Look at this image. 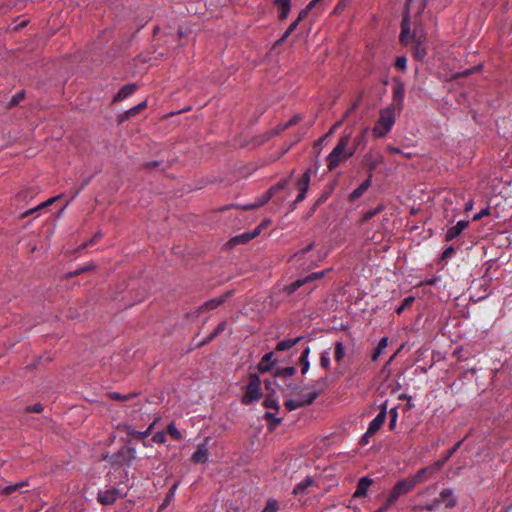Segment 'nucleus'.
I'll return each instance as SVG.
<instances>
[{"mask_svg": "<svg viewBox=\"0 0 512 512\" xmlns=\"http://www.w3.org/2000/svg\"><path fill=\"white\" fill-rule=\"evenodd\" d=\"M386 409H387V405L385 403L382 405L381 410L378 413V415L369 423L368 429L362 438L363 442H366L367 438L370 435H373L374 433H376L380 429V427L384 424L386 415H387Z\"/></svg>", "mask_w": 512, "mask_h": 512, "instance_id": "7", "label": "nucleus"}, {"mask_svg": "<svg viewBox=\"0 0 512 512\" xmlns=\"http://www.w3.org/2000/svg\"><path fill=\"white\" fill-rule=\"evenodd\" d=\"M383 210V206L380 205L378 206L377 208L373 209V210H369L367 211L365 214H364V220L365 221H368L370 220L372 217H374L376 214H378L380 211Z\"/></svg>", "mask_w": 512, "mask_h": 512, "instance_id": "44", "label": "nucleus"}, {"mask_svg": "<svg viewBox=\"0 0 512 512\" xmlns=\"http://www.w3.org/2000/svg\"><path fill=\"white\" fill-rule=\"evenodd\" d=\"M488 214H489V209L485 208V209L481 210L480 212L476 213L473 216V220L474 221L480 220L482 217L487 216Z\"/></svg>", "mask_w": 512, "mask_h": 512, "instance_id": "50", "label": "nucleus"}, {"mask_svg": "<svg viewBox=\"0 0 512 512\" xmlns=\"http://www.w3.org/2000/svg\"><path fill=\"white\" fill-rule=\"evenodd\" d=\"M24 98V92H18L16 93L11 100V104L15 105L19 103Z\"/></svg>", "mask_w": 512, "mask_h": 512, "instance_id": "51", "label": "nucleus"}, {"mask_svg": "<svg viewBox=\"0 0 512 512\" xmlns=\"http://www.w3.org/2000/svg\"><path fill=\"white\" fill-rule=\"evenodd\" d=\"M27 410L30 412H34V413H41L43 411V406H42V404L38 403V404H34L32 406H29L27 408Z\"/></svg>", "mask_w": 512, "mask_h": 512, "instance_id": "49", "label": "nucleus"}, {"mask_svg": "<svg viewBox=\"0 0 512 512\" xmlns=\"http://www.w3.org/2000/svg\"><path fill=\"white\" fill-rule=\"evenodd\" d=\"M320 391L318 390H311L307 393L302 394L300 397H298L301 400L302 406H307L312 404L315 399L319 396Z\"/></svg>", "mask_w": 512, "mask_h": 512, "instance_id": "24", "label": "nucleus"}, {"mask_svg": "<svg viewBox=\"0 0 512 512\" xmlns=\"http://www.w3.org/2000/svg\"><path fill=\"white\" fill-rule=\"evenodd\" d=\"M323 0H312L307 5V10H312L318 3L322 2Z\"/></svg>", "mask_w": 512, "mask_h": 512, "instance_id": "64", "label": "nucleus"}, {"mask_svg": "<svg viewBox=\"0 0 512 512\" xmlns=\"http://www.w3.org/2000/svg\"><path fill=\"white\" fill-rule=\"evenodd\" d=\"M432 475H433V467H425V468L420 469L416 474H414L411 478H409L407 480L409 482L413 483V488H414L417 484L432 477Z\"/></svg>", "mask_w": 512, "mask_h": 512, "instance_id": "12", "label": "nucleus"}, {"mask_svg": "<svg viewBox=\"0 0 512 512\" xmlns=\"http://www.w3.org/2000/svg\"><path fill=\"white\" fill-rule=\"evenodd\" d=\"M303 337L299 336L296 338H286L281 341H279L276 345L277 351H286L291 349L293 346H295L300 340H302Z\"/></svg>", "mask_w": 512, "mask_h": 512, "instance_id": "20", "label": "nucleus"}, {"mask_svg": "<svg viewBox=\"0 0 512 512\" xmlns=\"http://www.w3.org/2000/svg\"><path fill=\"white\" fill-rule=\"evenodd\" d=\"M152 441L154 443H158V444H163L165 443L166 441V434L164 431H159V432H156L153 437H152Z\"/></svg>", "mask_w": 512, "mask_h": 512, "instance_id": "42", "label": "nucleus"}, {"mask_svg": "<svg viewBox=\"0 0 512 512\" xmlns=\"http://www.w3.org/2000/svg\"><path fill=\"white\" fill-rule=\"evenodd\" d=\"M136 91V85L135 84H127L124 85L118 93L115 95L114 100L115 101H121L129 96H131Z\"/></svg>", "mask_w": 512, "mask_h": 512, "instance_id": "21", "label": "nucleus"}, {"mask_svg": "<svg viewBox=\"0 0 512 512\" xmlns=\"http://www.w3.org/2000/svg\"><path fill=\"white\" fill-rule=\"evenodd\" d=\"M300 362L302 365V373L305 374L310 368V362L308 358H300Z\"/></svg>", "mask_w": 512, "mask_h": 512, "instance_id": "48", "label": "nucleus"}, {"mask_svg": "<svg viewBox=\"0 0 512 512\" xmlns=\"http://www.w3.org/2000/svg\"><path fill=\"white\" fill-rule=\"evenodd\" d=\"M154 426H155V421H154V422H152V423L147 427V429H146V430H144V431H139V433H137V439H138V440H140V441L143 443V445H144L145 447H150V446H151V444L147 441V438H148V436L151 434V432H152V430H153Z\"/></svg>", "mask_w": 512, "mask_h": 512, "instance_id": "26", "label": "nucleus"}, {"mask_svg": "<svg viewBox=\"0 0 512 512\" xmlns=\"http://www.w3.org/2000/svg\"><path fill=\"white\" fill-rule=\"evenodd\" d=\"M306 193H307V191H301L300 190L299 194L296 197L295 202L299 203V202L303 201L305 199V197H306Z\"/></svg>", "mask_w": 512, "mask_h": 512, "instance_id": "60", "label": "nucleus"}, {"mask_svg": "<svg viewBox=\"0 0 512 512\" xmlns=\"http://www.w3.org/2000/svg\"><path fill=\"white\" fill-rule=\"evenodd\" d=\"M167 432L175 440H181L183 438L181 432L177 429L174 422L168 424Z\"/></svg>", "mask_w": 512, "mask_h": 512, "instance_id": "34", "label": "nucleus"}, {"mask_svg": "<svg viewBox=\"0 0 512 512\" xmlns=\"http://www.w3.org/2000/svg\"><path fill=\"white\" fill-rule=\"evenodd\" d=\"M413 490V483L409 482L407 479H402L396 482L394 487L392 488L390 494L387 499L389 503H395L400 496L405 495Z\"/></svg>", "mask_w": 512, "mask_h": 512, "instance_id": "6", "label": "nucleus"}, {"mask_svg": "<svg viewBox=\"0 0 512 512\" xmlns=\"http://www.w3.org/2000/svg\"><path fill=\"white\" fill-rule=\"evenodd\" d=\"M390 422H389V427L391 430H393L396 426V423H397V418H398V412H397V408L394 407L390 410Z\"/></svg>", "mask_w": 512, "mask_h": 512, "instance_id": "40", "label": "nucleus"}, {"mask_svg": "<svg viewBox=\"0 0 512 512\" xmlns=\"http://www.w3.org/2000/svg\"><path fill=\"white\" fill-rule=\"evenodd\" d=\"M125 497L121 489L112 487L106 490H99L97 493V501L102 505H112L118 499Z\"/></svg>", "mask_w": 512, "mask_h": 512, "instance_id": "5", "label": "nucleus"}, {"mask_svg": "<svg viewBox=\"0 0 512 512\" xmlns=\"http://www.w3.org/2000/svg\"><path fill=\"white\" fill-rule=\"evenodd\" d=\"M125 431L128 436L137 439V433H139V431L133 429L131 426H125Z\"/></svg>", "mask_w": 512, "mask_h": 512, "instance_id": "52", "label": "nucleus"}, {"mask_svg": "<svg viewBox=\"0 0 512 512\" xmlns=\"http://www.w3.org/2000/svg\"><path fill=\"white\" fill-rule=\"evenodd\" d=\"M310 173L311 170L308 169L304 172L302 177L298 180L297 186L299 190L301 191H308L309 185H310Z\"/></svg>", "mask_w": 512, "mask_h": 512, "instance_id": "27", "label": "nucleus"}, {"mask_svg": "<svg viewBox=\"0 0 512 512\" xmlns=\"http://www.w3.org/2000/svg\"><path fill=\"white\" fill-rule=\"evenodd\" d=\"M440 499V505L443 504L446 508H454L457 506L458 498L452 488H444L437 495Z\"/></svg>", "mask_w": 512, "mask_h": 512, "instance_id": "9", "label": "nucleus"}, {"mask_svg": "<svg viewBox=\"0 0 512 512\" xmlns=\"http://www.w3.org/2000/svg\"><path fill=\"white\" fill-rule=\"evenodd\" d=\"M255 208H258V206H256V202L242 205V209H244V210H251V209H255Z\"/></svg>", "mask_w": 512, "mask_h": 512, "instance_id": "61", "label": "nucleus"}, {"mask_svg": "<svg viewBox=\"0 0 512 512\" xmlns=\"http://www.w3.org/2000/svg\"><path fill=\"white\" fill-rule=\"evenodd\" d=\"M346 354L345 347L342 341H336L334 348V360L341 365Z\"/></svg>", "mask_w": 512, "mask_h": 512, "instance_id": "23", "label": "nucleus"}, {"mask_svg": "<svg viewBox=\"0 0 512 512\" xmlns=\"http://www.w3.org/2000/svg\"><path fill=\"white\" fill-rule=\"evenodd\" d=\"M145 107H146V101H143V102H141L140 104H138V105H136V106L132 107V108L128 111V113H129V114H131V115H135V114H137L138 112H140V111H141L143 108H145Z\"/></svg>", "mask_w": 512, "mask_h": 512, "instance_id": "46", "label": "nucleus"}, {"mask_svg": "<svg viewBox=\"0 0 512 512\" xmlns=\"http://www.w3.org/2000/svg\"><path fill=\"white\" fill-rule=\"evenodd\" d=\"M24 485H25L24 482H20V483L14 484V485H8L3 488L2 492L4 494H11V493L15 492L16 490H18L19 488L23 487Z\"/></svg>", "mask_w": 512, "mask_h": 512, "instance_id": "41", "label": "nucleus"}, {"mask_svg": "<svg viewBox=\"0 0 512 512\" xmlns=\"http://www.w3.org/2000/svg\"><path fill=\"white\" fill-rule=\"evenodd\" d=\"M285 407L289 410V411H292V410H296L298 408H301L303 407L302 406V403H301V400L299 398H296V399H289V400H286L285 401Z\"/></svg>", "mask_w": 512, "mask_h": 512, "instance_id": "36", "label": "nucleus"}, {"mask_svg": "<svg viewBox=\"0 0 512 512\" xmlns=\"http://www.w3.org/2000/svg\"><path fill=\"white\" fill-rule=\"evenodd\" d=\"M313 246V243L308 244L305 248L301 249L298 253H296L294 257L304 255L305 253L309 252L313 248Z\"/></svg>", "mask_w": 512, "mask_h": 512, "instance_id": "53", "label": "nucleus"}, {"mask_svg": "<svg viewBox=\"0 0 512 512\" xmlns=\"http://www.w3.org/2000/svg\"><path fill=\"white\" fill-rule=\"evenodd\" d=\"M356 107H357V102H356V103H354V104H353V105H352V106H351V107H350V108H349V109L344 113V115H343V117H342V119H341V120H343V121H344L345 119H347V118L350 116V114H351V113L356 109Z\"/></svg>", "mask_w": 512, "mask_h": 512, "instance_id": "56", "label": "nucleus"}, {"mask_svg": "<svg viewBox=\"0 0 512 512\" xmlns=\"http://www.w3.org/2000/svg\"><path fill=\"white\" fill-rule=\"evenodd\" d=\"M325 275V271H320V272H314V273H311L309 274L308 276L304 277V278H301V279H298L296 281H294L293 283H291L290 285H288L286 287V291L289 293V294H292L294 293L299 287H301L302 285L308 283V282H311V281H314L316 279H320L322 278L323 276Z\"/></svg>", "mask_w": 512, "mask_h": 512, "instance_id": "10", "label": "nucleus"}, {"mask_svg": "<svg viewBox=\"0 0 512 512\" xmlns=\"http://www.w3.org/2000/svg\"><path fill=\"white\" fill-rule=\"evenodd\" d=\"M262 225L257 226L251 233L252 238H255L261 233Z\"/></svg>", "mask_w": 512, "mask_h": 512, "instance_id": "62", "label": "nucleus"}, {"mask_svg": "<svg viewBox=\"0 0 512 512\" xmlns=\"http://www.w3.org/2000/svg\"><path fill=\"white\" fill-rule=\"evenodd\" d=\"M320 365L328 370L330 369V366H331V360H330V352L328 350H325L321 353V356H320Z\"/></svg>", "mask_w": 512, "mask_h": 512, "instance_id": "35", "label": "nucleus"}, {"mask_svg": "<svg viewBox=\"0 0 512 512\" xmlns=\"http://www.w3.org/2000/svg\"><path fill=\"white\" fill-rule=\"evenodd\" d=\"M371 178H372V175L370 174L368 179H366L359 187H357L350 193V195H349L350 201H352V202L356 201L368 190V188L371 186Z\"/></svg>", "mask_w": 512, "mask_h": 512, "instance_id": "17", "label": "nucleus"}, {"mask_svg": "<svg viewBox=\"0 0 512 512\" xmlns=\"http://www.w3.org/2000/svg\"><path fill=\"white\" fill-rule=\"evenodd\" d=\"M468 225H469V221H467V220L458 221L454 226L450 227L447 230V232L445 234V240L452 241L453 239L458 237Z\"/></svg>", "mask_w": 512, "mask_h": 512, "instance_id": "11", "label": "nucleus"}, {"mask_svg": "<svg viewBox=\"0 0 512 512\" xmlns=\"http://www.w3.org/2000/svg\"><path fill=\"white\" fill-rule=\"evenodd\" d=\"M210 440H211L210 437H206L204 439V442L201 443L197 447V450L192 455V461L194 463L205 464V463L208 462V460H209V442H210Z\"/></svg>", "mask_w": 512, "mask_h": 512, "instance_id": "8", "label": "nucleus"}, {"mask_svg": "<svg viewBox=\"0 0 512 512\" xmlns=\"http://www.w3.org/2000/svg\"><path fill=\"white\" fill-rule=\"evenodd\" d=\"M223 302H224L223 297L213 298V299H210L209 301L205 302L204 305L202 306V309L213 310V309L217 308L218 306H220Z\"/></svg>", "mask_w": 512, "mask_h": 512, "instance_id": "30", "label": "nucleus"}, {"mask_svg": "<svg viewBox=\"0 0 512 512\" xmlns=\"http://www.w3.org/2000/svg\"><path fill=\"white\" fill-rule=\"evenodd\" d=\"M401 28L400 41L402 44H408L410 41V20L408 15L403 17Z\"/></svg>", "mask_w": 512, "mask_h": 512, "instance_id": "18", "label": "nucleus"}, {"mask_svg": "<svg viewBox=\"0 0 512 512\" xmlns=\"http://www.w3.org/2000/svg\"><path fill=\"white\" fill-rule=\"evenodd\" d=\"M111 397L113 399H115V400H126L127 399V396H123V395H121L119 393H116V392L111 393Z\"/></svg>", "mask_w": 512, "mask_h": 512, "instance_id": "63", "label": "nucleus"}, {"mask_svg": "<svg viewBox=\"0 0 512 512\" xmlns=\"http://www.w3.org/2000/svg\"><path fill=\"white\" fill-rule=\"evenodd\" d=\"M392 505H393V503H389L388 499L386 498L384 504L379 509H377L375 512H386Z\"/></svg>", "mask_w": 512, "mask_h": 512, "instance_id": "54", "label": "nucleus"}, {"mask_svg": "<svg viewBox=\"0 0 512 512\" xmlns=\"http://www.w3.org/2000/svg\"><path fill=\"white\" fill-rule=\"evenodd\" d=\"M395 123V112L391 107H387L380 111L378 122L374 126L372 133L376 138L386 136L392 129Z\"/></svg>", "mask_w": 512, "mask_h": 512, "instance_id": "2", "label": "nucleus"}, {"mask_svg": "<svg viewBox=\"0 0 512 512\" xmlns=\"http://www.w3.org/2000/svg\"><path fill=\"white\" fill-rule=\"evenodd\" d=\"M447 459L445 458L444 460H439L437 462H435L431 467H433V474L438 471L439 469H441V467L444 465L445 461Z\"/></svg>", "mask_w": 512, "mask_h": 512, "instance_id": "55", "label": "nucleus"}, {"mask_svg": "<svg viewBox=\"0 0 512 512\" xmlns=\"http://www.w3.org/2000/svg\"><path fill=\"white\" fill-rule=\"evenodd\" d=\"M372 484V479L367 476L361 477L358 481L357 488L353 494L354 498H359L366 495L367 490Z\"/></svg>", "mask_w": 512, "mask_h": 512, "instance_id": "15", "label": "nucleus"}, {"mask_svg": "<svg viewBox=\"0 0 512 512\" xmlns=\"http://www.w3.org/2000/svg\"><path fill=\"white\" fill-rule=\"evenodd\" d=\"M177 487H178L177 482L172 485V487L169 489L168 494H167L168 499L174 497Z\"/></svg>", "mask_w": 512, "mask_h": 512, "instance_id": "57", "label": "nucleus"}, {"mask_svg": "<svg viewBox=\"0 0 512 512\" xmlns=\"http://www.w3.org/2000/svg\"><path fill=\"white\" fill-rule=\"evenodd\" d=\"M418 506L422 510L433 511L440 507L435 487H427L418 494Z\"/></svg>", "mask_w": 512, "mask_h": 512, "instance_id": "3", "label": "nucleus"}, {"mask_svg": "<svg viewBox=\"0 0 512 512\" xmlns=\"http://www.w3.org/2000/svg\"><path fill=\"white\" fill-rule=\"evenodd\" d=\"M263 404L266 408H269V409H274L276 411H278V409H279L278 401L274 397H267L264 400Z\"/></svg>", "mask_w": 512, "mask_h": 512, "instance_id": "38", "label": "nucleus"}, {"mask_svg": "<svg viewBox=\"0 0 512 512\" xmlns=\"http://www.w3.org/2000/svg\"><path fill=\"white\" fill-rule=\"evenodd\" d=\"M460 442H458L453 448H451L448 452H447V455H446V459H449L454 453L455 451L459 448L460 446Z\"/></svg>", "mask_w": 512, "mask_h": 512, "instance_id": "59", "label": "nucleus"}, {"mask_svg": "<svg viewBox=\"0 0 512 512\" xmlns=\"http://www.w3.org/2000/svg\"><path fill=\"white\" fill-rule=\"evenodd\" d=\"M296 369L294 367H285L280 371V374L284 377H291L295 374Z\"/></svg>", "mask_w": 512, "mask_h": 512, "instance_id": "47", "label": "nucleus"}, {"mask_svg": "<svg viewBox=\"0 0 512 512\" xmlns=\"http://www.w3.org/2000/svg\"><path fill=\"white\" fill-rule=\"evenodd\" d=\"M279 510L278 501L274 498H269L266 501L265 507L261 512H277Z\"/></svg>", "mask_w": 512, "mask_h": 512, "instance_id": "33", "label": "nucleus"}, {"mask_svg": "<svg viewBox=\"0 0 512 512\" xmlns=\"http://www.w3.org/2000/svg\"><path fill=\"white\" fill-rule=\"evenodd\" d=\"M414 300L415 299L413 296L406 297L402 301V304L396 309V313L401 314L406 308L410 307L413 304Z\"/></svg>", "mask_w": 512, "mask_h": 512, "instance_id": "37", "label": "nucleus"}, {"mask_svg": "<svg viewBox=\"0 0 512 512\" xmlns=\"http://www.w3.org/2000/svg\"><path fill=\"white\" fill-rule=\"evenodd\" d=\"M298 23H299V19L292 22L289 25V27L287 28V30L284 32L283 36L276 42V44L280 45L281 43H283L292 34V32L297 28Z\"/></svg>", "mask_w": 512, "mask_h": 512, "instance_id": "32", "label": "nucleus"}, {"mask_svg": "<svg viewBox=\"0 0 512 512\" xmlns=\"http://www.w3.org/2000/svg\"><path fill=\"white\" fill-rule=\"evenodd\" d=\"M351 134H345L340 137L337 145L327 156V168L332 171L336 169L343 161L352 157L356 151V146L349 147Z\"/></svg>", "mask_w": 512, "mask_h": 512, "instance_id": "1", "label": "nucleus"}, {"mask_svg": "<svg viewBox=\"0 0 512 512\" xmlns=\"http://www.w3.org/2000/svg\"><path fill=\"white\" fill-rule=\"evenodd\" d=\"M275 4L280 8L279 17L281 19L287 18L291 9L290 0H275Z\"/></svg>", "mask_w": 512, "mask_h": 512, "instance_id": "25", "label": "nucleus"}, {"mask_svg": "<svg viewBox=\"0 0 512 512\" xmlns=\"http://www.w3.org/2000/svg\"><path fill=\"white\" fill-rule=\"evenodd\" d=\"M413 40L415 42V45H414V57L417 59V60H423L425 58V56L427 55V50L424 46V43H423V40H422V36H418L416 33H414L413 35Z\"/></svg>", "mask_w": 512, "mask_h": 512, "instance_id": "14", "label": "nucleus"}, {"mask_svg": "<svg viewBox=\"0 0 512 512\" xmlns=\"http://www.w3.org/2000/svg\"><path fill=\"white\" fill-rule=\"evenodd\" d=\"M284 186H285V182H282V183H278L274 187L270 188L268 191H266L264 194H262L261 196H259L256 199V201H255L256 206L261 207L262 205L267 203L270 200V198L272 197V195L274 194V192L277 190L283 189Z\"/></svg>", "mask_w": 512, "mask_h": 512, "instance_id": "16", "label": "nucleus"}, {"mask_svg": "<svg viewBox=\"0 0 512 512\" xmlns=\"http://www.w3.org/2000/svg\"><path fill=\"white\" fill-rule=\"evenodd\" d=\"M343 123V120H339L337 121L329 130L327 136L333 134L335 132L336 129H338Z\"/></svg>", "mask_w": 512, "mask_h": 512, "instance_id": "58", "label": "nucleus"}, {"mask_svg": "<svg viewBox=\"0 0 512 512\" xmlns=\"http://www.w3.org/2000/svg\"><path fill=\"white\" fill-rule=\"evenodd\" d=\"M404 96V85L400 82L395 83L393 86V102L399 110L403 107Z\"/></svg>", "mask_w": 512, "mask_h": 512, "instance_id": "13", "label": "nucleus"}, {"mask_svg": "<svg viewBox=\"0 0 512 512\" xmlns=\"http://www.w3.org/2000/svg\"><path fill=\"white\" fill-rule=\"evenodd\" d=\"M226 329V322H221L217 327L216 329L214 330V332L210 335L209 339L208 340H211L213 339L215 336H217L218 334H220L221 332H223L224 330Z\"/></svg>", "mask_w": 512, "mask_h": 512, "instance_id": "45", "label": "nucleus"}, {"mask_svg": "<svg viewBox=\"0 0 512 512\" xmlns=\"http://www.w3.org/2000/svg\"><path fill=\"white\" fill-rule=\"evenodd\" d=\"M406 66H407V59H406V57L399 56V57L396 58L395 67L397 69L404 71L406 69Z\"/></svg>", "mask_w": 512, "mask_h": 512, "instance_id": "43", "label": "nucleus"}, {"mask_svg": "<svg viewBox=\"0 0 512 512\" xmlns=\"http://www.w3.org/2000/svg\"><path fill=\"white\" fill-rule=\"evenodd\" d=\"M273 352H269V353H266L262 359L260 360L259 364H258V370L262 373L264 372H268L273 364H274V361H273Z\"/></svg>", "mask_w": 512, "mask_h": 512, "instance_id": "19", "label": "nucleus"}, {"mask_svg": "<svg viewBox=\"0 0 512 512\" xmlns=\"http://www.w3.org/2000/svg\"><path fill=\"white\" fill-rule=\"evenodd\" d=\"M313 479L311 477H306L303 481L298 483L294 489L293 494L295 495H305L307 493L308 487L313 484Z\"/></svg>", "mask_w": 512, "mask_h": 512, "instance_id": "22", "label": "nucleus"}, {"mask_svg": "<svg viewBox=\"0 0 512 512\" xmlns=\"http://www.w3.org/2000/svg\"><path fill=\"white\" fill-rule=\"evenodd\" d=\"M261 397V380L257 374H252L246 386V392L242 402L246 405L259 400Z\"/></svg>", "mask_w": 512, "mask_h": 512, "instance_id": "4", "label": "nucleus"}, {"mask_svg": "<svg viewBox=\"0 0 512 512\" xmlns=\"http://www.w3.org/2000/svg\"><path fill=\"white\" fill-rule=\"evenodd\" d=\"M387 346H388V338L387 337L381 338L380 341L378 342V345H377L373 355H372V360L373 361L378 360L379 356L387 348Z\"/></svg>", "mask_w": 512, "mask_h": 512, "instance_id": "28", "label": "nucleus"}, {"mask_svg": "<svg viewBox=\"0 0 512 512\" xmlns=\"http://www.w3.org/2000/svg\"><path fill=\"white\" fill-rule=\"evenodd\" d=\"M252 236H251V233L249 232H246V233H242L240 235H237L235 236L234 238H232L230 240V244L231 245H236V244H240V243H246L250 240H252Z\"/></svg>", "mask_w": 512, "mask_h": 512, "instance_id": "31", "label": "nucleus"}, {"mask_svg": "<svg viewBox=\"0 0 512 512\" xmlns=\"http://www.w3.org/2000/svg\"><path fill=\"white\" fill-rule=\"evenodd\" d=\"M264 418L267 420L273 421V424L271 426V429H274L280 422L282 421V418H277L274 413L267 411L264 414Z\"/></svg>", "mask_w": 512, "mask_h": 512, "instance_id": "39", "label": "nucleus"}, {"mask_svg": "<svg viewBox=\"0 0 512 512\" xmlns=\"http://www.w3.org/2000/svg\"><path fill=\"white\" fill-rule=\"evenodd\" d=\"M58 198H59V196L52 197V198L48 199L47 201L39 204L37 207L25 211L22 214V217H27L29 215H32L35 211H38L39 209H42L44 207H47V206L51 205Z\"/></svg>", "mask_w": 512, "mask_h": 512, "instance_id": "29", "label": "nucleus"}]
</instances>
